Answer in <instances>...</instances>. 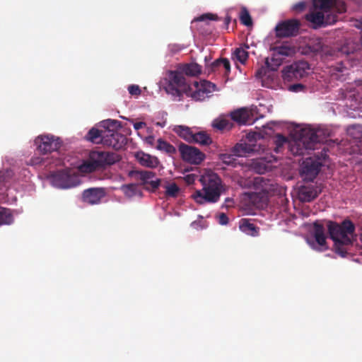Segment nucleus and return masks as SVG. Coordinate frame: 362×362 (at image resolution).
Listing matches in <instances>:
<instances>
[{
	"label": "nucleus",
	"instance_id": "473e14b6",
	"mask_svg": "<svg viewBox=\"0 0 362 362\" xmlns=\"http://www.w3.org/2000/svg\"><path fill=\"white\" fill-rule=\"evenodd\" d=\"M13 222V216L10 210L4 207H0V226L2 225H9Z\"/></svg>",
	"mask_w": 362,
	"mask_h": 362
},
{
	"label": "nucleus",
	"instance_id": "5701e85b",
	"mask_svg": "<svg viewBox=\"0 0 362 362\" xmlns=\"http://www.w3.org/2000/svg\"><path fill=\"white\" fill-rule=\"evenodd\" d=\"M313 233L317 244L320 246H325L326 236L325 235V228L323 225L318 222H315L313 223Z\"/></svg>",
	"mask_w": 362,
	"mask_h": 362
},
{
	"label": "nucleus",
	"instance_id": "6ab92c4d",
	"mask_svg": "<svg viewBox=\"0 0 362 362\" xmlns=\"http://www.w3.org/2000/svg\"><path fill=\"white\" fill-rule=\"evenodd\" d=\"M245 201L250 206L262 208L267 202V196L263 192H247L245 193Z\"/></svg>",
	"mask_w": 362,
	"mask_h": 362
},
{
	"label": "nucleus",
	"instance_id": "864d4df0",
	"mask_svg": "<svg viewBox=\"0 0 362 362\" xmlns=\"http://www.w3.org/2000/svg\"><path fill=\"white\" fill-rule=\"evenodd\" d=\"M230 22V16H227L225 19V23L226 25H228Z\"/></svg>",
	"mask_w": 362,
	"mask_h": 362
},
{
	"label": "nucleus",
	"instance_id": "ddd939ff",
	"mask_svg": "<svg viewBox=\"0 0 362 362\" xmlns=\"http://www.w3.org/2000/svg\"><path fill=\"white\" fill-rule=\"evenodd\" d=\"M37 149L43 154L58 150L62 145L59 137L53 135H41L35 139Z\"/></svg>",
	"mask_w": 362,
	"mask_h": 362
},
{
	"label": "nucleus",
	"instance_id": "79ce46f5",
	"mask_svg": "<svg viewBox=\"0 0 362 362\" xmlns=\"http://www.w3.org/2000/svg\"><path fill=\"white\" fill-rule=\"evenodd\" d=\"M13 173L10 169H6L0 171V182L5 183L13 177Z\"/></svg>",
	"mask_w": 362,
	"mask_h": 362
},
{
	"label": "nucleus",
	"instance_id": "37998d69",
	"mask_svg": "<svg viewBox=\"0 0 362 362\" xmlns=\"http://www.w3.org/2000/svg\"><path fill=\"white\" fill-rule=\"evenodd\" d=\"M255 170L259 174L264 173L269 168L267 164L264 160H259L255 163Z\"/></svg>",
	"mask_w": 362,
	"mask_h": 362
},
{
	"label": "nucleus",
	"instance_id": "a19ab883",
	"mask_svg": "<svg viewBox=\"0 0 362 362\" xmlns=\"http://www.w3.org/2000/svg\"><path fill=\"white\" fill-rule=\"evenodd\" d=\"M203 90H204L206 95H208L209 93L216 90V85L210 81H203L201 83L200 86Z\"/></svg>",
	"mask_w": 362,
	"mask_h": 362
},
{
	"label": "nucleus",
	"instance_id": "c756f323",
	"mask_svg": "<svg viewBox=\"0 0 362 362\" xmlns=\"http://www.w3.org/2000/svg\"><path fill=\"white\" fill-rule=\"evenodd\" d=\"M156 148L158 150L163 151L170 156H173L176 153V148L174 146L161 139L158 140Z\"/></svg>",
	"mask_w": 362,
	"mask_h": 362
},
{
	"label": "nucleus",
	"instance_id": "c03bdc74",
	"mask_svg": "<svg viewBox=\"0 0 362 362\" xmlns=\"http://www.w3.org/2000/svg\"><path fill=\"white\" fill-rule=\"evenodd\" d=\"M206 20L216 21V20H218V16L216 15L211 14V13H205V14L201 15L200 16H199L194 19V21H204Z\"/></svg>",
	"mask_w": 362,
	"mask_h": 362
},
{
	"label": "nucleus",
	"instance_id": "e433bc0d",
	"mask_svg": "<svg viewBox=\"0 0 362 362\" xmlns=\"http://www.w3.org/2000/svg\"><path fill=\"white\" fill-rule=\"evenodd\" d=\"M215 64H219L222 66V71H223V74L225 76H228L230 72V64L228 59L226 58H220L215 60Z\"/></svg>",
	"mask_w": 362,
	"mask_h": 362
},
{
	"label": "nucleus",
	"instance_id": "6e6d98bb",
	"mask_svg": "<svg viewBox=\"0 0 362 362\" xmlns=\"http://www.w3.org/2000/svg\"><path fill=\"white\" fill-rule=\"evenodd\" d=\"M342 51H343L344 52H346V54H349V52L345 51V50H344V48H342Z\"/></svg>",
	"mask_w": 362,
	"mask_h": 362
},
{
	"label": "nucleus",
	"instance_id": "2eb2a0df",
	"mask_svg": "<svg viewBox=\"0 0 362 362\" xmlns=\"http://www.w3.org/2000/svg\"><path fill=\"white\" fill-rule=\"evenodd\" d=\"M300 26V21L297 19L282 21L275 28L276 36L279 37L295 36L298 33Z\"/></svg>",
	"mask_w": 362,
	"mask_h": 362
},
{
	"label": "nucleus",
	"instance_id": "c9c22d12",
	"mask_svg": "<svg viewBox=\"0 0 362 362\" xmlns=\"http://www.w3.org/2000/svg\"><path fill=\"white\" fill-rule=\"evenodd\" d=\"M240 21L242 24L246 26H251L252 25V20L247 9L243 7L240 13Z\"/></svg>",
	"mask_w": 362,
	"mask_h": 362
},
{
	"label": "nucleus",
	"instance_id": "4d7b16f0",
	"mask_svg": "<svg viewBox=\"0 0 362 362\" xmlns=\"http://www.w3.org/2000/svg\"><path fill=\"white\" fill-rule=\"evenodd\" d=\"M259 74H260V71H258L257 72V75H259Z\"/></svg>",
	"mask_w": 362,
	"mask_h": 362
},
{
	"label": "nucleus",
	"instance_id": "603ef678",
	"mask_svg": "<svg viewBox=\"0 0 362 362\" xmlns=\"http://www.w3.org/2000/svg\"><path fill=\"white\" fill-rule=\"evenodd\" d=\"M195 176L194 175H188L185 177V181L187 184L190 185L194 182Z\"/></svg>",
	"mask_w": 362,
	"mask_h": 362
},
{
	"label": "nucleus",
	"instance_id": "39448f33",
	"mask_svg": "<svg viewBox=\"0 0 362 362\" xmlns=\"http://www.w3.org/2000/svg\"><path fill=\"white\" fill-rule=\"evenodd\" d=\"M272 56L267 58L265 64L272 71H276L281 66L286 57H293L296 53L295 46L284 44L272 48Z\"/></svg>",
	"mask_w": 362,
	"mask_h": 362
},
{
	"label": "nucleus",
	"instance_id": "aec40b11",
	"mask_svg": "<svg viewBox=\"0 0 362 362\" xmlns=\"http://www.w3.org/2000/svg\"><path fill=\"white\" fill-rule=\"evenodd\" d=\"M239 228L244 233L253 237L258 236L259 234V228L247 218H242L240 221Z\"/></svg>",
	"mask_w": 362,
	"mask_h": 362
},
{
	"label": "nucleus",
	"instance_id": "de8ad7c7",
	"mask_svg": "<svg viewBox=\"0 0 362 362\" xmlns=\"http://www.w3.org/2000/svg\"><path fill=\"white\" fill-rule=\"evenodd\" d=\"M218 221L221 225H226L228 223V218L226 214L221 213L218 216Z\"/></svg>",
	"mask_w": 362,
	"mask_h": 362
},
{
	"label": "nucleus",
	"instance_id": "72a5a7b5",
	"mask_svg": "<svg viewBox=\"0 0 362 362\" xmlns=\"http://www.w3.org/2000/svg\"><path fill=\"white\" fill-rule=\"evenodd\" d=\"M194 86L197 88V90L193 92H192L191 90L189 92H188L189 94L187 95H190L195 100H203L208 97L204 90H203V89L199 86L197 81L194 82Z\"/></svg>",
	"mask_w": 362,
	"mask_h": 362
},
{
	"label": "nucleus",
	"instance_id": "a878e982",
	"mask_svg": "<svg viewBox=\"0 0 362 362\" xmlns=\"http://www.w3.org/2000/svg\"><path fill=\"white\" fill-rule=\"evenodd\" d=\"M180 71L187 76H196L201 74L202 68L196 63L187 64L181 67Z\"/></svg>",
	"mask_w": 362,
	"mask_h": 362
},
{
	"label": "nucleus",
	"instance_id": "1a4fd4ad",
	"mask_svg": "<svg viewBox=\"0 0 362 362\" xmlns=\"http://www.w3.org/2000/svg\"><path fill=\"white\" fill-rule=\"evenodd\" d=\"M128 175L134 180L139 181L140 185L149 191H155L161 184V180L156 177V173L151 170H134L129 171Z\"/></svg>",
	"mask_w": 362,
	"mask_h": 362
},
{
	"label": "nucleus",
	"instance_id": "b1692460",
	"mask_svg": "<svg viewBox=\"0 0 362 362\" xmlns=\"http://www.w3.org/2000/svg\"><path fill=\"white\" fill-rule=\"evenodd\" d=\"M105 135V129L99 130L93 127L90 129L86 135V140L91 141L94 144H103V136Z\"/></svg>",
	"mask_w": 362,
	"mask_h": 362
},
{
	"label": "nucleus",
	"instance_id": "393cba45",
	"mask_svg": "<svg viewBox=\"0 0 362 362\" xmlns=\"http://www.w3.org/2000/svg\"><path fill=\"white\" fill-rule=\"evenodd\" d=\"M231 153H233L236 157H243L247 153L254 151L252 146L246 143L236 144L232 148Z\"/></svg>",
	"mask_w": 362,
	"mask_h": 362
},
{
	"label": "nucleus",
	"instance_id": "8fccbe9b",
	"mask_svg": "<svg viewBox=\"0 0 362 362\" xmlns=\"http://www.w3.org/2000/svg\"><path fill=\"white\" fill-rule=\"evenodd\" d=\"M210 71L215 72V71H222V66L219 64H215V61L211 63L210 65Z\"/></svg>",
	"mask_w": 362,
	"mask_h": 362
},
{
	"label": "nucleus",
	"instance_id": "412c9836",
	"mask_svg": "<svg viewBox=\"0 0 362 362\" xmlns=\"http://www.w3.org/2000/svg\"><path fill=\"white\" fill-rule=\"evenodd\" d=\"M320 192L313 186H303L299 190V195L303 202H310L314 200Z\"/></svg>",
	"mask_w": 362,
	"mask_h": 362
},
{
	"label": "nucleus",
	"instance_id": "f3484780",
	"mask_svg": "<svg viewBox=\"0 0 362 362\" xmlns=\"http://www.w3.org/2000/svg\"><path fill=\"white\" fill-rule=\"evenodd\" d=\"M107 195V190L104 187H90L82 192V201L90 205L101 203L103 199Z\"/></svg>",
	"mask_w": 362,
	"mask_h": 362
},
{
	"label": "nucleus",
	"instance_id": "5fc2aeb1",
	"mask_svg": "<svg viewBox=\"0 0 362 362\" xmlns=\"http://www.w3.org/2000/svg\"><path fill=\"white\" fill-rule=\"evenodd\" d=\"M108 122H111L112 124H115L116 123V121H114V120H109Z\"/></svg>",
	"mask_w": 362,
	"mask_h": 362
},
{
	"label": "nucleus",
	"instance_id": "6e6552de",
	"mask_svg": "<svg viewBox=\"0 0 362 362\" xmlns=\"http://www.w3.org/2000/svg\"><path fill=\"white\" fill-rule=\"evenodd\" d=\"M305 19L310 23L314 29L332 25L338 21V16L325 12L312 7L310 11L305 16Z\"/></svg>",
	"mask_w": 362,
	"mask_h": 362
},
{
	"label": "nucleus",
	"instance_id": "49530a36",
	"mask_svg": "<svg viewBox=\"0 0 362 362\" xmlns=\"http://www.w3.org/2000/svg\"><path fill=\"white\" fill-rule=\"evenodd\" d=\"M305 88V86L301 83H296L289 86V90L293 92L302 91Z\"/></svg>",
	"mask_w": 362,
	"mask_h": 362
},
{
	"label": "nucleus",
	"instance_id": "7ed1b4c3",
	"mask_svg": "<svg viewBox=\"0 0 362 362\" xmlns=\"http://www.w3.org/2000/svg\"><path fill=\"white\" fill-rule=\"evenodd\" d=\"M121 157L116 153L105 151H93L88 158L81 165V170L92 173L96 170L105 168L119 161Z\"/></svg>",
	"mask_w": 362,
	"mask_h": 362
},
{
	"label": "nucleus",
	"instance_id": "20e7f679",
	"mask_svg": "<svg viewBox=\"0 0 362 362\" xmlns=\"http://www.w3.org/2000/svg\"><path fill=\"white\" fill-rule=\"evenodd\" d=\"M328 134H326L322 129H313L310 128L303 129L300 134V140L295 146L291 147L292 151L297 149L296 154H302V151L298 149H303L301 145L305 149H315L317 145L320 143L326 141V137Z\"/></svg>",
	"mask_w": 362,
	"mask_h": 362
},
{
	"label": "nucleus",
	"instance_id": "f03ea898",
	"mask_svg": "<svg viewBox=\"0 0 362 362\" xmlns=\"http://www.w3.org/2000/svg\"><path fill=\"white\" fill-rule=\"evenodd\" d=\"M202 189L196 190L192 199L199 204L217 202L221 193V180L216 173H208L200 177Z\"/></svg>",
	"mask_w": 362,
	"mask_h": 362
},
{
	"label": "nucleus",
	"instance_id": "0eeeda50",
	"mask_svg": "<svg viewBox=\"0 0 362 362\" xmlns=\"http://www.w3.org/2000/svg\"><path fill=\"white\" fill-rule=\"evenodd\" d=\"M320 156L318 154L315 153L314 157L306 158L300 165V175L303 180L307 181H313V180L318 175L322 163L321 157L325 159L327 155L320 153Z\"/></svg>",
	"mask_w": 362,
	"mask_h": 362
},
{
	"label": "nucleus",
	"instance_id": "58836bf2",
	"mask_svg": "<svg viewBox=\"0 0 362 362\" xmlns=\"http://www.w3.org/2000/svg\"><path fill=\"white\" fill-rule=\"evenodd\" d=\"M287 141H288V139L286 137H285L284 136H283L281 134H277L274 139V144H275L274 151L276 153H279L280 151L281 148L284 145V144H286Z\"/></svg>",
	"mask_w": 362,
	"mask_h": 362
},
{
	"label": "nucleus",
	"instance_id": "c85d7f7f",
	"mask_svg": "<svg viewBox=\"0 0 362 362\" xmlns=\"http://www.w3.org/2000/svg\"><path fill=\"white\" fill-rule=\"evenodd\" d=\"M176 133L188 142H192L194 133L192 129L187 127L178 126L175 128Z\"/></svg>",
	"mask_w": 362,
	"mask_h": 362
},
{
	"label": "nucleus",
	"instance_id": "7c9ffc66",
	"mask_svg": "<svg viewBox=\"0 0 362 362\" xmlns=\"http://www.w3.org/2000/svg\"><path fill=\"white\" fill-rule=\"evenodd\" d=\"M348 136L354 140H360L362 138V126L359 124H353L346 128Z\"/></svg>",
	"mask_w": 362,
	"mask_h": 362
},
{
	"label": "nucleus",
	"instance_id": "9d476101",
	"mask_svg": "<svg viewBox=\"0 0 362 362\" xmlns=\"http://www.w3.org/2000/svg\"><path fill=\"white\" fill-rule=\"evenodd\" d=\"M49 179L54 187L60 189L74 187L79 184L78 177L69 170L54 172Z\"/></svg>",
	"mask_w": 362,
	"mask_h": 362
},
{
	"label": "nucleus",
	"instance_id": "cd10ccee",
	"mask_svg": "<svg viewBox=\"0 0 362 362\" xmlns=\"http://www.w3.org/2000/svg\"><path fill=\"white\" fill-rule=\"evenodd\" d=\"M192 142L197 143L202 146H208L212 143V139L205 132H198L194 133Z\"/></svg>",
	"mask_w": 362,
	"mask_h": 362
},
{
	"label": "nucleus",
	"instance_id": "9b49d317",
	"mask_svg": "<svg viewBox=\"0 0 362 362\" xmlns=\"http://www.w3.org/2000/svg\"><path fill=\"white\" fill-rule=\"evenodd\" d=\"M310 69L308 62L300 60L286 66L282 71L284 81H292L299 80L306 76Z\"/></svg>",
	"mask_w": 362,
	"mask_h": 362
},
{
	"label": "nucleus",
	"instance_id": "09e8293b",
	"mask_svg": "<svg viewBox=\"0 0 362 362\" xmlns=\"http://www.w3.org/2000/svg\"><path fill=\"white\" fill-rule=\"evenodd\" d=\"M305 6L306 4L304 1H300L293 6V10L296 11H302L305 9Z\"/></svg>",
	"mask_w": 362,
	"mask_h": 362
},
{
	"label": "nucleus",
	"instance_id": "4c0bfd02",
	"mask_svg": "<svg viewBox=\"0 0 362 362\" xmlns=\"http://www.w3.org/2000/svg\"><path fill=\"white\" fill-rule=\"evenodd\" d=\"M125 195L128 197H133L136 194L138 188L136 184H128L123 185L122 187Z\"/></svg>",
	"mask_w": 362,
	"mask_h": 362
},
{
	"label": "nucleus",
	"instance_id": "f8f14e48",
	"mask_svg": "<svg viewBox=\"0 0 362 362\" xmlns=\"http://www.w3.org/2000/svg\"><path fill=\"white\" fill-rule=\"evenodd\" d=\"M313 7L325 13H333L337 16L346 11V4L341 0H313Z\"/></svg>",
	"mask_w": 362,
	"mask_h": 362
},
{
	"label": "nucleus",
	"instance_id": "3c124183",
	"mask_svg": "<svg viewBox=\"0 0 362 362\" xmlns=\"http://www.w3.org/2000/svg\"><path fill=\"white\" fill-rule=\"evenodd\" d=\"M133 125H134V128L136 130H139L140 129L145 127L146 126V124L144 122H134L133 124Z\"/></svg>",
	"mask_w": 362,
	"mask_h": 362
},
{
	"label": "nucleus",
	"instance_id": "dca6fc26",
	"mask_svg": "<svg viewBox=\"0 0 362 362\" xmlns=\"http://www.w3.org/2000/svg\"><path fill=\"white\" fill-rule=\"evenodd\" d=\"M127 144V138L118 132L110 129H105L103 145L110 146L115 150L122 148Z\"/></svg>",
	"mask_w": 362,
	"mask_h": 362
},
{
	"label": "nucleus",
	"instance_id": "4468645a",
	"mask_svg": "<svg viewBox=\"0 0 362 362\" xmlns=\"http://www.w3.org/2000/svg\"><path fill=\"white\" fill-rule=\"evenodd\" d=\"M179 151L181 158L186 162L192 164L198 165L205 158V154L196 147L180 144L179 145Z\"/></svg>",
	"mask_w": 362,
	"mask_h": 362
},
{
	"label": "nucleus",
	"instance_id": "13d9d810",
	"mask_svg": "<svg viewBox=\"0 0 362 362\" xmlns=\"http://www.w3.org/2000/svg\"><path fill=\"white\" fill-rule=\"evenodd\" d=\"M359 152L361 154H362V149H359Z\"/></svg>",
	"mask_w": 362,
	"mask_h": 362
},
{
	"label": "nucleus",
	"instance_id": "bb28decb",
	"mask_svg": "<svg viewBox=\"0 0 362 362\" xmlns=\"http://www.w3.org/2000/svg\"><path fill=\"white\" fill-rule=\"evenodd\" d=\"M165 189V196L167 198H176L180 194V189L175 182H166L163 185Z\"/></svg>",
	"mask_w": 362,
	"mask_h": 362
},
{
	"label": "nucleus",
	"instance_id": "423d86ee",
	"mask_svg": "<svg viewBox=\"0 0 362 362\" xmlns=\"http://www.w3.org/2000/svg\"><path fill=\"white\" fill-rule=\"evenodd\" d=\"M168 81L165 90L173 95L180 96L182 93L188 95L191 90L181 71H170Z\"/></svg>",
	"mask_w": 362,
	"mask_h": 362
},
{
	"label": "nucleus",
	"instance_id": "a211bd4d",
	"mask_svg": "<svg viewBox=\"0 0 362 362\" xmlns=\"http://www.w3.org/2000/svg\"><path fill=\"white\" fill-rule=\"evenodd\" d=\"M231 119L240 125L253 124L255 119L252 110L247 107L239 108L230 113Z\"/></svg>",
	"mask_w": 362,
	"mask_h": 362
},
{
	"label": "nucleus",
	"instance_id": "f257e3e1",
	"mask_svg": "<svg viewBox=\"0 0 362 362\" xmlns=\"http://www.w3.org/2000/svg\"><path fill=\"white\" fill-rule=\"evenodd\" d=\"M327 229L334 241V252L341 257H346L356 239L354 223L348 218L340 223L329 221Z\"/></svg>",
	"mask_w": 362,
	"mask_h": 362
},
{
	"label": "nucleus",
	"instance_id": "f704fd0d",
	"mask_svg": "<svg viewBox=\"0 0 362 362\" xmlns=\"http://www.w3.org/2000/svg\"><path fill=\"white\" fill-rule=\"evenodd\" d=\"M233 153H221L219 155V159L226 165L235 166L237 160Z\"/></svg>",
	"mask_w": 362,
	"mask_h": 362
},
{
	"label": "nucleus",
	"instance_id": "a18cd8bd",
	"mask_svg": "<svg viewBox=\"0 0 362 362\" xmlns=\"http://www.w3.org/2000/svg\"><path fill=\"white\" fill-rule=\"evenodd\" d=\"M129 93L132 95H139L141 93V90L137 85H131L128 88Z\"/></svg>",
	"mask_w": 362,
	"mask_h": 362
},
{
	"label": "nucleus",
	"instance_id": "4be33fe9",
	"mask_svg": "<svg viewBox=\"0 0 362 362\" xmlns=\"http://www.w3.org/2000/svg\"><path fill=\"white\" fill-rule=\"evenodd\" d=\"M136 158L141 165L147 168H155L159 164V160L156 157L143 152L138 153Z\"/></svg>",
	"mask_w": 362,
	"mask_h": 362
},
{
	"label": "nucleus",
	"instance_id": "ea45409f",
	"mask_svg": "<svg viewBox=\"0 0 362 362\" xmlns=\"http://www.w3.org/2000/svg\"><path fill=\"white\" fill-rule=\"evenodd\" d=\"M237 59L242 64H244L248 58V52L242 47H238L234 52Z\"/></svg>",
	"mask_w": 362,
	"mask_h": 362
},
{
	"label": "nucleus",
	"instance_id": "2f4dec72",
	"mask_svg": "<svg viewBox=\"0 0 362 362\" xmlns=\"http://www.w3.org/2000/svg\"><path fill=\"white\" fill-rule=\"evenodd\" d=\"M212 127L220 131L229 130L232 128L233 124L226 119L218 118L213 121Z\"/></svg>",
	"mask_w": 362,
	"mask_h": 362
}]
</instances>
